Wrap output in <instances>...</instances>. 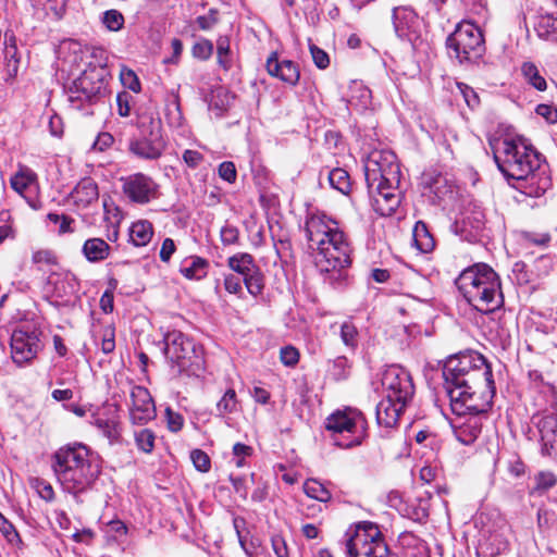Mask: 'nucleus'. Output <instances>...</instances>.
<instances>
[{"mask_svg": "<svg viewBox=\"0 0 557 557\" xmlns=\"http://www.w3.org/2000/svg\"><path fill=\"white\" fill-rule=\"evenodd\" d=\"M443 377L453 412L467 416L455 428V435L463 445H471L482 432L483 414L495 395L492 368L479 352L460 354L447 359Z\"/></svg>", "mask_w": 557, "mask_h": 557, "instance_id": "f257e3e1", "label": "nucleus"}, {"mask_svg": "<svg viewBox=\"0 0 557 557\" xmlns=\"http://www.w3.org/2000/svg\"><path fill=\"white\" fill-rule=\"evenodd\" d=\"M494 160L499 171L521 193L529 197H541L550 187L547 165L542 163L541 154L523 137H505L493 146Z\"/></svg>", "mask_w": 557, "mask_h": 557, "instance_id": "f03ea898", "label": "nucleus"}, {"mask_svg": "<svg viewBox=\"0 0 557 557\" xmlns=\"http://www.w3.org/2000/svg\"><path fill=\"white\" fill-rule=\"evenodd\" d=\"M305 232L309 248L315 251L314 262L321 272L338 271L350 264V245L337 222L323 213H310Z\"/></svg>", "mask_w": 557, "mask_h": 557, "instance_id": "7ed1b4c3", "label": "nucleus"}, {"mask_svg": "<svg viewBox=\"0 0 557 557\" xmlns=\"http://www.w3.org/2000/svg\"><path fill=\"white\" fill-rule=\"evenodd\" d=\"M455 283L467 302L481 313H492L504 305L499 276L485 263L465 269Z\"/></svg>", "mask_w": 557, "mask_h": 557, "instance_id": "20e7f679", "label": "nucleus"}, {"mask_svg": "<svg viewBox=\"0 0 557 557\" xmlns=\"http://www.w3.org/2000/svg\"><path fill=\"white\" fill-rule=\"evenodd\" d=\"M52 468L64 491L77 495L85 492L97 479L99 470L89 459L85 445L61 447L53 456Z\"/></svg>", "mask_w": 557, "mask_h": 557, "instance_id": "39448f33", "label": "nucleus"}, {"mask_svg": "<svg viewBox=\"0 0 557 557\" xmlns=\"http://www.w3.org/2000/svg\"><path fill=\"white\" fill-rule=\"evenodd\" d=\"M164 355L177 374H196L201 368L202 357L193 339L181 331L173 330L164 335Z\"/></svg>", "mask_w": 557, "mask_h": 557, "instance_id": "423d86ee", "label": "nucleus"}, {"mask_svg": "<svg viewBox=\"0 0 557 557\" xmlns=\"http://www.w3.org/2000/svg\"><path fill=\"white\" fill-rule=\"evenodd\" d=\"M446 48L450 58L460 64L479 60L484 51V38L481 29L470 22H461L446 39Z\"/></svg>", "mask_w": 557, "mask_h": 557, "instance_id": "0eeeda50", "label": "nucleus"}, {"mask_svg": "<svg viewBox=\"0 0 557 557\" xmlns=\"http://www.w3.org/2000/svg\"><path fill=\"white\" fill-rule=\"evenodd\" d=\"M346 547L349 557H398L389 552L379 527L369 521L356 525Z\"/></svg>", "mask_w": 557, "mask_h": 557, "instance_id": "6e6552de", "label": "nucleus"}, {"mask_svg": "<svg viewBox=\"0 0 557 557\" xmlns=\"http://www.w3.org/2000/svg\"><path fill=\"white\" fill-rule=\"evenodd\" d=\"M137 127L139 133L129 141V151L140 159H159L165 147L161 120L144 114L139 116Z\"/></svg>", "mask_w": 557, "mask_h": 557, "instance_id": "1a4fd4ad", "label": "nucleus"}, {"mask_svg": "<svg viewBox=\"0 0 557 557\" xmlns=\"http://www.w3.org/2000/svg\"><path fill=\"white\" fill-rule=\"evenodd\" d=\"M103 65H89L67 88L72 107L83 110L85 103L92 104L106 94Z\"/></svg>", "mask_w": 557, "mask_h": 557, "instance_id": "9d476101", "label": "nucleus"}, {"mask_svg": "<svg viewBox=\"0 0 557 557\" xmlns=\"http://www.w3.org/2000/svg\"><path fill=\"white\" fill-rule=\"evenodd\" d=\"M325 429L332 432L333 436H344L343 442L334 437L338 446L350 448L360 445L366 437L367 421L360 411L347 408L330 414L325 420Z\"/></svg>", "mask_w": 557, "mask_h": 557, "instance_id": "9b49d317", "label": "nucleus"}, {"mask_svg": "<svg viewBox=\"0 0 557 557\" xmlns=\"http://www.w3.org/2000/svg\"><path fill=\"white\" fill-rule=\"evenodd\" d=\"M366 182L400 183V168L396 154L388 149H373L364 160Z\"/></svg>", "mask_w": 557, "mask_h": 557, "instance_id": "f8f14e48", "label": "nucleus"}, {"mask_svg": "<svg viewBox=\"0 0 557 557\" xmlns=\"http://www.w3.org/2000/svg\"><path fill=\"white\" fill-rule=\"evenodd\" d=\"M125 199L135 205H147L160 196V185L149 175L137 172L119 180Z\"/></svg>", "mask_w": 557, "mask_h": 557, "instance_id": "ddd939ff", "label": "nucleus"}, {"mask_svg": "<svg viewBox=\"0 0 557 557\" xmlns=\"http://www.w3.org/2000/svg\"><path fill=\"white\" fill-rule=\"evenodd\" d=\"M381 383L386 394L385 396L396 401L408 404L413 396L414 386L411 375L403 367H387L382 374Z\"/></svg>", "mask_w": 557, "mask_h": 557, "instance_id": "4468645a", "label": "nucleus"}, {"mask_svg": "<svg viewBox=\"0 0 557 557\" xmlns=\"http://www.w3.org/2000/svg\"><path fill=\"white\" fill-rule=\"evenodd\" d=\"M371 205L375 212L382 216L392 215L400 205L399 184L386 182H367Z\"/></svg>", "mask_w": 557, "mask_h": 557, "instance_id": "2eb2a0df", "label": "nucleus"}, {"mask_svg": "<svg viewBox=\"0 0 557 557\" xmlns=\"http://www.w3.org/2000/svg\"><path fill=\"white\" fill-rule=\"evenodd\" d=\"M40 349V341L37 332L15 330L11 336V355L17 364H24L33 360Z\"/></svg>", "mask_w": 557, "mask_h": 557, "instance_id": "dca6fc26", "label": "nucleus"}, {"mask_svg": "<svg viewBox=\"0 0 557 557\" xmlns=\"http://www.w3.org/2000/svg\"><path fill=\"white\" fill-rule=\"evenodd\" d=\"M129 418L133 424H146L156 417V407L149 391L143 386H133Z\"/></svg>", "mask_w": 557, "mask_h": 557, "instance_id": "f3484780", "label": "nucleus"}, {"mask_svg": "<svg viewBox=\"0 0 557 557\" xmlns=\"http://www.w3.org/2000/svg\"><path fill=\"white\" fill-rule=\"evenodd\" d=\"M268 73L282 82L295 86L299 82L300 72L296 63L290 60L278 61L277 55L273 52L267 60Z\"/></svg>", "mask_w": 557, "mask_h": 557, "instance_id": "a211bd4d", "label": "nucleus"}, {"mask_svg": "<svg viewBox=\"0 0 557 557\" xmlns=\"http://www.w3.org/2000/svg\"><path fill=\"white\" fill-rule=\"evenodd\" d=\"M70 198L77 208L85 209L89 207L99 198L97 183L90 177L81 180L71 191Z\"/></svg>", "mask_w": 557, "mask_h": 557, "instance_id": "6ab92c4d", "label": "nucleus"}, {"mask_svg": "<svg viewBox=\"0 0 557 557\" xmlns=\"http://www.w3.org/2000/svg\"><path fill=\"white\" fill-rule=\"evenodd\" d=\"M407 404L396 401L385 396L376 406V421L385 428H393L397 424L399 417Z\"/></svg>", "mask_w": 557, "mask_h": 557, "instance_id": "aec40b11", "label": "nucleus"}, {"mask_svg": "<svg viewBox=\"0 0 557 557\" xmlns=\"http://www.w3.org/2000/svg\"><path fill=\"white\" fill-rule=\"evenodd\" d=\"M533 420L541 435L543 451L548 454V448H553L557 442V417L553 413L539 414Z\"/></svg>", "mask_w": 557, "mask_h": 557, "instance_id": "412c9836", "label": "nucleus"}, {"mask_svg": "<svg viewBox=\"0 0 557 557\" xmlns=\"http://www.w3.org/2000/svg\"><path fill=\"white\" fill-rule=\"evenodd\" d=\"M111 252L110 245L102 238L92 237L85 240L82 247L83 256L91 263L106 260Z\"/></svg>", "mask_w": 557, "mask_h": 557, "instance_id": "4be33fe9", "label": "nucleus"}, {"mask_svg": "<svg viewBox=\"0 0 557 557\" xmlns=\"http://www.w3.org/2000/svg\"><path fill=\"white\" fill-rule=\"evenodd\" d=\"M240 408L235 389L227 388L215 405V416L227 422L232 414L240 411Z\"/></svg>", "mask_w": 557, "mask_h": 557, "instance_id": "5701e85b", "label": "nucleus"}, {"mask_svg": "<svg viewBox=\"0 0 557 557\" xmlns=\"http://www.w3.org/2000/svg\"><path fill=\"white\" fill-rule=\"evenodd\" d=\"M417 22V15L413 10L400 7L393 10V24L396 34L399 37L408 36V32Z\"/></svg>", "mask_w": 557, "mask_h": 557, "instance_id": "b1692460", "label": "nucleus"}, {"mask_svg": "<svg viewBox=\"0 0 557 557\" xmlns=\"http://www.w3.org/2000/svg\"><path fill=\"white\" fill-rule=\"evenodd\" d=\"M209 262L198 256H191L184 261L180 272L188 280H201L208 273Z\"/></svg>", "mask_w": 557, "mask_h": 557, "instance_id": "393cba45", "label": "nucleus"}, {"mask_svg": "<svg viewBox=\"0 0 557 557\" xmlns=\"http://www.w3.org/2000/svg\"><path fill=\"white\" fill-rule=\"evenodd\" d=\"M153 236L152 223L148 220H138L134 222L129 228L131 242L137 246H146Z\"/></svg>", "mask_w": 557, "mask_h": 557, "instance_id": "a878e982", "label": "nucleus"}, {"mask_svg": "<svg viewBox=\"0 0 557 557\" xmlns=\"http://www.w3.org/2000/svg\"><path fill=\"white\" fill-rule=\"evenodd\" d=\"M228 267L243 277L247 276L251 271L258 268L251 255L243 252L228 258Z\"/></svg>", "mask_w": 557, "mask_h": 557, "instance_id": "bb28decb", "label": "nucleus"}, {"mask_svg": "<svg viewBox=\"0 0 557 557\" xmlns=\"http://www.w3.org/2000/svg\"><path fill=\"white\" fill-rule=\"evenodd\" d=\"M413 242L421 252H430L434 248V240L423 222H417L413 228Z\"/></svg>", "mask_w": 557, "mask_h": 557, "instance_id": "cd10ccee", "label": "nucleus"}, {"mask_svg": "<svg viewBox=\"0 0 557 557\" xmlns=\"http://www.w3.org/2000/svg\"><path fill=\"white\" fill-rule=\"evenodd\" d=\"M37 175L30 169L23 166L11 178V187L23 195V193L35 183Z\"/></svg>", "mask_w": 557, "mask_h": 557, "instance_id": "c85d7f7f", "label": "nucleus"}, {"mask_svg": "<svg viewBox=\"0 0 557 557\" xmlns=\"http://www.w3.org/2000/svg\"><path fill=\"white\" fill-rule=\"evenodd\" d=\"M521 72L525 81L536 90L544 91L547 88L546 79L540 74L537 66L532 62H524Z\"/></svg>", "mask_w": 557, "mask_h": 557, "instance_id": "c756f323", "label": "nucleus"}, {"mask_svg": "<svg viewBox=\"0 0 557 557\" xmlns=\"http://www.w3.org/2000/svg\"><path fill=\"white\" fill-rule=\"evenodd\" d=\"M329 181L334 189L348 195L351 189L349 174L346 170L336 168L329 172Z\"/></svg>", "mask_w": 557, "mask_h": 557, "instance_id": "7c9ffc66", "label": "nucleus"}, {"mask_svg": "<svg viewBox=\"0 0 557 557\" xmlns=\"http://www.w3.org/2000/svg\"><path fill=\"white\" fill-rule=\"evenodd\" d=\"M304 491L310 498L326 503L331 499V492L318 480L308 479L304 484Z\"/></svg>", "mask_w": 557, "mask_h": 557, "instance_id": "2f4dec72", "label": "nucleus"}, {"mask_svg": "<svg viewBox=\"0 0 557 557\" xmlns=\"http://www.w3.org/2000/svg\"><path fill=\"white\" fill-rule=\"evenodd\" d=\"M339 335L346 347L355 349L358 346L359 333L352 321L347 320L341 324Z\"/></svg>", "mask_w": 557, "mask_h": 557, "instance_id": "473e14b6", "label": "nucleus"}, {"mask_svg": "<svg viewBox=\"0 0 557 557\" xmlns=\"http://www.w3.org/2000/svg\"><path fill=\"white\" fill-rule=\"evenodd\" d=\"M135 443L137 448L145 453L150 454L154 448L156 434L150 429H141L134 433Z\"/></svg>", "mask_w": 557, "mask_h": 557, "instance_id": "72a5a7b5", "label": "nucleus"}, {"mask_svg": "<svg viewBox=\"0 0 557 557\" xmlns=\"http://www.w3.org/2000/svg\"><path fill=\"white\" fill-rule=\"evenodd\" d=\"M535 485L533 487L532 493H539L542 494L552 487H554L557 484V478L556 475L550 471H541L539 472L535 478Z\"/></svg>", "mask_w": 557, "mask_h": 557, "instance_id": "f704fd0d", "label": "nucleus"}, {"mask_svg": "<svg viewBox=\"0 0 557 557\" xmlns=\"http://www.w3.org/2000/svg\"><path fill=\"white\" fill-rule=\"evenodd\" d=\"M243 281L247 290L252 296H258L262 293L264 283L263 275L261 274L259 268H256L255 271H251L247 276L243 277Z\"/></svg>", "mask_w": 557, "mask_h": 557, "instance_id": "c9c22d12", "label": "nucleus"}, {"mask_svg": "<svg viewBox=\"0 0 557 557\" xmlns=\"http://www.w3.org/2000/svg\"><path fill=\"white\" fill-rule=\"evenodd\" d=\"M172 97V100L166 106V119L170 125L180 127L183 124L180 98L176 94H173Z\"/></svg>", "mask_w": 557, "mask_h": 557, "instance_id": "e433bc0d", "label": "nucleus"}, {"mask_svg": "<svg viewBox=\"0 0 557 557\" xmlns=\"http://www.w3.org/2000/svg\"><path fill=\"white\" fill-rule=\"evenodd\" d=\"M102 23L110 32H119L124 25V16L117 10H108L103 13Z\"/></svg>", "mask_w": 557, "mask_h": 557, "instance_id": "4c0bfd02", "label": "nucleus"}, {"mask_svg": "<svg viewBox=\"0 0 557 557\" xmlns=\"http://www.w3.org/2000/svg\"><path fill=\"white\" fill-rule=\"evenodd\" d=\"M234 97L224 88H218L213 91L210 106L220 111L226 110Z\"/></svg>", "mask_w": 557, "mask_h": 557, "instance_id": "58836bf2", "label": "nucleus"}, {"mask_svg": "<svg viewBox=\"0 0 557 557\" xmlns=\"http://www.w3.org/2000/svg\"><path fill=\"white\" fill-rule=\"evenodd\" d=\"M0 532L10 544L22 543L21 537L14 525L0 512Z\"/></svg>", "mask_w": 557, "mask_h": 557, "instance_id": "ea45409f", "label": "nucleus"}, {"mask_svg": "<svg viewBox=\"0 0 557 557\" xmlns=\"http://www.w3.org/2000/svg\"><path fill=\"white\" fill-rule=\"evenodd\" d=\"M190 459L194 467L200 472H208L211 468L210 457L201 449H194L190 451Z\"/></svg>", "mask_w": 557, "mask_h": 557, "instance_id": "a19ab883", "label": "nucleus"}, {"mask_svg": "<svg viewBox=\"0 0 557 557\" xmlns=\"http://www.w3.org/2000/svg\"><path fill=\"white\" fill-rule=\"evenodd\" d=\"M115 349V330L112 325H107L101 334V350L104 354H111Z\"/></svg>", "mask_w": 557, "mask_h": 557, "instance_id": "79ce46f5", "label": "nucleus"}, {"mask_svg": "<svg viewBox=\"0 0 557 557\" xmlns=\"http://www.w3.org/2000/svg\"><path fill=\"white\" fill-rule=\"evenodd\" d=\"M95 425L103 433L109 440H114L119 435L116 422L111 419L97 418Z\"/></svg>", "mask_w": 557, "mask_h": 557, "instance_id": "37998d69", "label": "nucleus"}, {"mask_svg": "<svg viewBox=\"0 0 557 557\" xmlns=\"http://www.w3.org/2000/svg\"><path fill=\"white\" fill-rule=\"evenodd\" d=\"M309 50H310V53H311L314 64L319 69L324 70L330 65L329 54L324 50H322L321 48H319L318 46H315L313 44L309 45Z\"/></svg>", "mask_w": 557, "mask_h": 557, "instance_id": "c03bdc74", "label": "nucleus"}, {"mask_svg": "<svg viewBox=\"0 0 557 557\" xmlns=\"http://www.w3.org/2000/svg\"><path fill=\"white\" fill-rule=\"evenodd\" d=\"M280 359L283 364L294 367L299 361V352L293 346H285L280 351Z\"/></svg>", "mask_w": 557, "mask_h": 557, "instance_id": "a18cd8bd", "label": "nucleus"}, {"mask_svg": "<svg viewBox=\"0 0 557 557\" xmlns=\"http://www.w3.org/2000/svg\"><path fill=\"white\" fill-rule=\"evenodd\" d=\"M458 89L460 90L461 95L463 96V99L468 107L471 109H474L479 106L480 99L478 94L474 91V89L466 84L459 83Z\"/></svg>", "mask_w": 557, "mask_h": 557, "instance_id": "49530a36", "label": "nucleus"}, {"mask_svg": "<svg viewBox=\"0 0 557 557\" xmlns=\"http://www.w3.org/2000/svg\"><path fill=\"white\" fill-rule=\"evenodd\" d=\"M219 175L222 180L234 183L237 177L235 164L231 161H224L219 165Z\"/></svg>", "mask_w": 557, "mask_h": 557, "instance_id": "de8ad7c7", "label": "nucleus"}, {"mask_svg": "<svg viewBox=\"0 0 557 557\" xmlns=\"http://www.w3.org/2000/svg\"><path fill=\"white\" fill-rule=\"evenodd\" d=\"M213 52V45L209 40L197 42L193 47V54L196 58L207 60Z\"/></svg>", "mask_w": 557, "mask_h": 557, "instance_id": "09e8293b", "label": "nucleus"}, {"mask_svg": "<svg viewBox=\"0 0 557 557\" xmlns=\"http://www.w3.org/2000/svg\"><path fill=\"white\" fill-rule=\"evenodd\" d=\"M221 240L224 245H234L238 240V228L234 225L226 224L221 228Z\"/></svg>", "mask_w": 557, "mask_h": 557, "instance_id": "8fccbe9b", "label": "nucleus"}, {"mask_svg": "<svg viewBox=\"0 0 557 557\" xmlns=\"http://www.w3.org/2000/svg\"><path fill=\"white\" fill-rule=\"evenodd\" d=\"M122 83L131 90L138 92L140 83L136 74L132 70H123L121 73Z\"/></svg>", "mask_w": 557, "mask_h": 557, "instance_id": "3c124183", "label": "nucleus"}, {"mask_svg": "<svg viewBox=\"0 0 557 557\" xmlns=\"http://www.w3.org/2000/svg\"><path fill=\"white\" fill-rule=\"evenodd\" d=\"M165 417H166V421H168V428L172 432H177L183 428V424H184L183 417L180 413L174 412L170 407H168L165 409Z\"/></svg>", "mask_w": 557, "mask_h": 557, "instance_id": "603ef678", "label": "nucleus"}, {"mask_svg": "<svg viewBox=\"0 0 557 557\" xmlns=\"http://www.w3.org/2000/svg\"><path fill=\"white\" fill-rule=\"evenodd\" d=\"M33 262L34 263H42V264H54L57 262V258L54 253L49 249H39L33 253Z\"/></svg>", "mask_w": 557, "mask_h": 557, "instance_id": "864d4df0", "label": "nucleus"}, {"mask_svg": "<svg viewBox=\"0 0 557 557\" xmlns=\"http://www.w3.org/2000/svg\"><path fill=\"white\" fill-rule=\"evenodd\" d=\"M536 113L543 116L548 123L555 124L557 123V109L549 104H539L536 107Z\"/></svg>", "mask_w": 557, "mask_h": 557, "instance_id": "5fc2aeb1", "label": "nucleus"}, {"mask_svg": "<svg viewBox=\"0 0 557 557\" xmlns=\"http://www.w3.org/2000/svg\"><path fill=\"white\" fill-rule=\"evenodd\" d=\"M183 160L189 168L195 169L203 161V156L197 150L186 149Z\"/></svg>", "mask_w": 557, "mask_h": 557, "instance_id": "6e6d98bb", "label": "nucleus"}, {"mask_svg": "<svg viewBox=\"0 0 557 557\" xmlns=\"http://www.w3.org/2000/svg\"><path fill=\"white\" fill-rule=\"evenodd\" d=\"M175 250L176 246L174 240L172 238H165L160 249V259L163 262H169Z\"/></svg>", "mask_w": 557, "mask_h": 557, "instance_id": "4d7b16f0", "label": "nucleus"}, {"mask_svg": "<svg viewBox=\"0 0 557 557\" xmlns=\"http://www.w3.org/2000/svg\"><path fill=\"white\" fill-rule=\"evenodd\" d=\"M224 287L231 294H237L242 290V280L238 275L228 274L224 278Z\"/></svg>", "mask_w": 557, "mask_h": 557, "instance_id": "13d9d810", "label": "nucleus"}, {"mask_svg": "<svg viewBox=\"0 0 557 557\" xmlns=\"http://www.w3.org/2000/svg\"><path fill=\"white\" fill-rule=\"evenodd\" d=\"M113 136L109 133H101L97 136L92 148L98 151H103L113 144Z\"/></svg>", "mask_w": 557, "mask_h": 557, "instance_id": "bf43d9fd", "label": "nucleus"}, {"mask_svg": "<svg viewBox=\"0 0 557 557\" xmlns=\"http://www.w3.org/2000/svg\"><path fill=\"white\" fill-rule=\"evenodd\" d=\"M36 488H37V492L39 494V496L47 500V502H51L53 500L54 498V491H53V487L45 482V481H38L37 482V485H36Z\"/></svg>", "mask_w": 557, "mask_h": 557, "instance_id": "052dcab7", "label": "nucleus"}, {"mask_svg": "<svg viewBox=\"0 0 557 557\" xmlns=\"http://www.w3.org/2000/svg\"><path fill=\"white\" fill-rule=\"evenodd\" d=\"M117 110L121 116L129 115V95L126 92L119 94L116 97Z\"/></svg>", "mask_w": 557, "mask_h": 557, "instance_id": "680f3d73", "label": "nucleus"}, {"mask_svg": "<svg viewBox=\"0 0 557 557\" xmlns=\"http://www.w3.org/2000/svg\"><path fill=\"white\" fill-rule=\"evenodd\" d=\"M230 480L232 482V485L237 494H239L242 497H246L247 495V487H246V480L243 476H234L231 475Z\"/></svg>", "mask_w": 557, "mask_h": 557, "instance_id": "e2e57ef3", "label": "nucleus"}, {"mask_svg": "<svg viewBox=\"0 0 557 557\" xmlns=\"http://www.w3.org/2000/svg\"><path fill=\"white\" fill-rule=\"evenodd\" d=\"M272 546H273L274 553L277 557H287L288 556L286 543L282 537H280V536L273 537Z\"/></svg>", "mask_w": 557, "mask_h": 557, "instance_id": "0e129e2a", "label": "nucleus"}, {"mask_svg": "<svg viewBox=\"0 0 557 557\" xmlns=\"http://www.w3.org/2000/svg\"><path fill=\"white\" fill-rule=\"evenodd\" d=\"M216 23L214 13L211 12L209 15H202L197 17V24L201 29H210Z\"/></svg>", "mask_w": 557, "mask_h": 557, "instance_id": "69168bd1", "label": "nucleus"}, {"mask_svg": "<svg viewBox=\"0 0 557 557\" xmlns=\"http://www.w3.org/2000/svg\"><path fill=\"white\" fill-rule=\"evenodd\" d=\"M252 453V448L248 445L236 443L233 446V455L234 457H248Z\"/></svg>", "mask_w": 557, "mask_h": 557, "instance_id": "338daca9", "label": "nucleus"}, {"mask_svg": "<svg viewBox=\"0 0 557 557\" xmlns=\"http://www.w3.org/2000/svg\"><path fill=\"white\" fill-rule=\"evenodd\" d=\"M73 223H74V220L72 218L62 214V219L60 221V226H59V233L60 234L73 233L74 232V228L72 227Z\"/></svg>", "mask_w": 557, "mask_h": 557, "instance_id": "774afa93", "label": "nucleus"}]
</instances>
